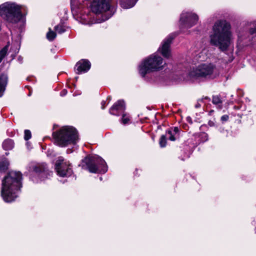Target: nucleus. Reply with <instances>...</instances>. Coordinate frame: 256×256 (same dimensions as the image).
<instances>
[{"label": "nucleus", "instance_id": "29", "mask_svg": "<svg viewBox=\"0 0 256 256\" xmlns=\"http://www.w3.org/2000/svg\"><path fill=\"white\" fill-rule=\"evenodd\" d=\"M228 118H229L227 114H226V115L222 116L221 117L220 120L222 122H226L228 120Z\"/></svg>", "mask_w": 256, "mask_h": 256}, {"label": "nucleus", "instance_id": "13", "mask_svg": "<svg viewBox=\"0 0 256 256\" xmlns=\"http://www.w3.org/2000/svg\"><path fill=\"white\" fill-rule=\"evenodd\" d=\"M78 74L88 72L90 68V64L89 61L82 60L79 61L76 64Z\"/></svg>", "mask_w": 256, "mask_h": 256}, {"label": "nucleus", "instance_id": "5", "mask_svg": "<svg viewBox=\"0 0 256 256\" xmlns=\"http://www.w3.org/2000/svg\"><path fill=\"white\" fill-rule=\"evenodd\" d=\"M0 14L10 24H16L22 18L20 6L15 3L7 2L0 6Z\"/></svg>", "mask_w": 256, "mask_h": 256}, {"label": "nucleus", "instance_id": "21", "mask_svg": "<svg viewBox=\"0 0 256 256\" xmlns=\"http://www.w3.org/2000/svg\"><path fill=\"white\" fill-rule=\"evenodd\" d=\"M8 48V45H6L0 51V62L6 55Z\"/></svg>", "mask_w": 256, "mask_h": 256}, {"label": "nucleus", "instance_id": "14", "mask_svg": "<svg viewBox=\"0 0 256 256\" xmlns=\"http://www.w3.org/2000/svg\"><path fill=\"white\" fill-rule=\"evenodd\" d=\"M125 104L123 100H120L116 102L110 110V112L113 115H118L116 111L123 112L125 110Z\"/></svg>", "mask_w": 256, "mask_h": 256}, {"label": "nucleus", "instance_id": "24", "mask_svg": "<svg viewBox=\"0 0 256 256\" xmlns=\"http://www.w3.org/2000/svg\"><path fill=\"white\" fill-rule=\"evenodd\" d=\"M166 136L164 135L162 136L160 140V147L164 148L166 146Z\"/></svg>", "mask_w": 256, "mask_h": 256}, {"label": "nucleus", "instance_id": "16", "mask_svg": "<svg viewBox=\"0 0 256 256\" xmlns=\"http://www.w3.org/2000/svg\"><path fill=\"white\" fill-rule=\"evenodd\" d=\"M212 102L216 105V107L220 110L222 108V101L220 98L218 96H212Z\"/></svg>", "mask_w": 256, "mask_h": 256}, {"label": "nucleus", "instance_id": "33", "mask_svg": "<svg viewBox=\"0 0 256 256\" xmlns=\"http://www.w3.org/2000/svg\"><path fill=\"white\" fill-rule=\"evenodd\" d=\"M203 135H204V138H206V140H208V134L204 133L203 134Z\"/></svg>", "mask_w": 256, "mask_h": 256}, {"label": "nucleus", "instance_id": "31", "mask_svg": "<svg viewBox=\"0 0 256 256\" xmlns=\"http://www.w3.org/2000/svg\"><path fill=\"white\" fill-rule=\"evenodd\" d=\"M250 32L251 34H254L255 32H256V28H252L250 30Z\"/></svg>", "mask_w": 256, "mask_h": 256}, {"label": "nucleus", "instance_id": "27", "mask_svg": "<svg viewBox=\"0 0 256 256\" xmlns=\"http://www.w3.org/2000/svg\"><path fill=\"white\" fill-rule=\"evenodd\" d=\"M8 168V166L6 163L2 162L0 164V170L4 171Z\"/></svg>", "mask_w": 256, "mask_h": 256}, {"label": "nucleus", "instance_id": "15", "mask_svg": "<svg viewBox=\"0 0 256 256\" xmlns=\"http://www.w3.org/2000/svg\"><path fill=\"white\" fill-rule=\"evenodd\" d=\"M8 76L6 75L2 74L0 75V97H1L4 94L6 86L7 84Z\"/></svg>", "mask_w": 256, "mask_h": 256}, {"label": "nucleus", "instance_id": "11", "mask_svg": "<svg viewBox=\"0 0 256 256\" xmlns=\"http://www.w3.org/2000/svg\"><path fill=\"white\" fill-rule=\"evenodd\" d=\"M172 40V38L171 36L167 38L163 41L162 46L158 48V51L164 58H170L171 56L170 44Z\"/></svg>", "mask_w": 256, "mask_h": 256}, {"label": "nucleus", "instance_id": "25", "mask_svg": "<svg viewBox=\"0 0 256 256\" xmlns=\"http://www.w3.org/2000/svg\"><path fill=\"white\" fill-rule=\"evenodd\" d=\"M31 138V132L29 130H25L24 131V138L25 140H27L30 138Z\"/></svg>", "mask_w": 256, "mask_h": 256}, {"label": "nucleus", "instance_id": "6", "mask_svg": "<svg viewBox=\"0 0 256 256\" xmlns=\"http://www.w3.org/2000/svg\"><path fill=\"white\" fill-rule=\"evenodd\" d=\"M81 166L83 169L88 170L92 173H104L107 171L105 161L98 156L85 158L82 161Z\"/></svg>", "mask_w": 256, "mask_h": 256}, {"label": "nucleus", "instance_id": "18", "mask_svg": "<svg viewBox=\"0 0 256 256\" xmlns=\"http://www.w3.org/2000/svg\"><path fill=\"white\" fill-rule=\"evenodd\" d=\"M204 48V44L203 42L200 41L196 42L192 47V50L194 52L202 51Z\"/></svg>", "mask_w": 256, "mask_h": 256}, {"label": "nucleus", "instance_id": "34", "mask_svg": "<svg viewBox=\"0 0 256 256\" xmlns=\"http://www.w3.org/2000/svg\"><path fill=\"white\" fill-rule=\"evenodd\" d=\"M106 104V102L104 101H102V108L104 109V104Z\"/></svg>", "mask_w": 256, "mask_h": 256}, {"label": "nucleus", "instance_id": "22", "mask_svg": "<svg viewBox=\"0 0 256 256\" xmlns=\"http://www.w3.org/2000/svg\"><path fill=\"white\" fill-rule=\"evenodd\" d=\"M56 36V34L52 31L50 28L49 29V32L46 34L47 38L50 40H53Z\"/></svg>", "mask_w": 256, "mask_h": 256}, {"label": "nucleus", "instance_id": "23", "mask_svg": "<svg viewBox=\"0 0 256 256\" xmlns=\"http://www.w3.org/2000/svg\"><path fill=\"white\" fill-rule=\"evenodd\" d=\"M54 30L58 34H62L66 31L65 27L62 24H58L55 26Z\"/></svg>", "mask_w": 256, "mask_h": 256}, {"label": "nucleus", "instance_id": "12", "mask_svg": "<svg viewBox=\"0 0 256 256\" xmlns=\"http://www.w3.org/2000/svg\"><path fill=\"white\" fill-rule=\"evenodd\" d=\"M34 170L40 175L42 178H46L48 176H50L52 172H49L47 170L46 165L44 163L38 164L34 167Z\"/></svg>", "mask_w": 256, "mask_h": 256}, {"label": "nucleus", "instance_id": "4", "mask_svg": "<svg viewBox=\"0 0 256 256\" xmlns=\"http://www.w3.org/2000/svg\"><path fill=\"white\" fill-rule=\"evenodd\" d=\"M166 64L160 56L154 54L142 62L138 66L139 73L144 77L150 72L162 70Z\"/></svg>", "mask_w": 256, "mask_h": 256}, {"label": "nucleus", "instance_id": "3", "mask_svg": "<svg viewBox=\"0 0 256 256\" xmlns=\"http://www.w3.org/2000/svg\"><path fill=\"white\" fill-rule=\"evenodd\" d=\"M56 144L60 146L74 144L78 140L76 130L72 126H65L52 134Z\"/></svg>", "mask_w": 256, "mask_h": 256}, {"label": "nucleus", "instance_id": "19", "mask_svg": "<svg viewBox=\"0 0 256 256\" xmlns=\"http://www.w3.org/2000/svg\"><path fill=\"white\" fill-rule=\"evenodd\" d=\"M137 0H133L132 2L127 3L126 1L122 0L120 2L121 6L125 9L130 8L134 6Z\"/></svg>", "mask_w": 256, "mask_h": 256}, {"label": "nucleus", "instance_id": "26", "mask_svg": "<svg viewBox=\"0 0 256 256\" xmlns=\"http://www.w3.org/2000/svg\"><path fill=\"white\" fill-rule=\"evenodd\" d=\"M129 120V118L126 116V114H122V123H123L124 124H126L128 122Z\"/></svg>", "mask_w": 256, "mask_h": 256}, {"label": "nucleus", "instance_id": "17", "mask_svg": "<svg viewBox=\"0 0 256 256\" xmlns=\"http://www.w3.org/2000/svg\"><path fill=\"white\" fill-rule=\"evenodd\" d=\"M14 146V142L12 140L8 139L4 140L2 144V147L5 150H12Z\"/></svg>", "mask_w": 256, "mask_h": 256}, {"label": "nucleus", "instance_id": "28", "mask_svg": "<svg viewBox=\"0 0 256 256\" xmlns=\"http://www.w3.org/2000/svg\"><path fill=\"white\" fill-rule=\"evenodd\" d=\"M170 130H172L174 134L176 136V135L178 134V132H179V128L178 127H174L173 128Z\"/></svg>", "mask_w": 256, "mask_h": 256}, {"label": "nucleus", "instance_id": "1", "mask_svg": "<svg viewBox=\"0 0 256 256\" xmlns=\"http://www.w3.org/2000/svg\"><path fill=\"white\" fill-rule=\"evenodd\" d=\"M230 24L226 20H218L212 26L210 35V42L224 51L229 46L231 40Z\"/></svg>", "mask_w": 256, "mask_h": 256}, {"label": "nucleus", "instance_id": "9", "mask_svg": "<svg viewBox=\"0 0 256 256\" xmlns=\"http://www.w3.org/2000/svg\"><path fill=\"white\" fill-rule=\"evenodd\" d=\"M198 20V16L191 12H182L180 18V25L184 27L190 28L195 25Z\"/></svg>", "mask_w": 256, "mask_h": 256}, {"label": "nucleus", "instance_id": "32", "mask_svg": "<svg viewBox=\"0 0 256 256\" xmlns=\"http://www.w3.org/2000/svg\"><path fill=\"white\" fill-rule=\"evenodd\" d=\"M66 90H64L61 92H60V96H64L66 94Z\"/></svg>", "mask_w": 256, "mask_h": 256}, {"label": "nucleus", "instance_id": "20", "mask_svg": "<svg viewBox=\"0 0 256 256\" xmlns=\"http://www.w3.org/2000/svg\"><path fill=\"white\" fill-rule=\"evenodd\" d=\"M166 138H168L170 140L172 141H174L176 139V136L172 132V130H168L166 132Z\"/></svg>", "mask_w": 256, "mask_h": 256}, {"label": "nucleus", "instance_id": "35", "mask_svg": "<svg viewBox=\"0 0 256 256\" xmlns=\"http://www.w3.org/2000/svg\"><path fill=\"white\" fill-rule=\"evenodd\" d=\"M187 119L188 122H189L190 123H192V120L190 118H188Z\"/></svg>", "mask_w": 256, "mask_h": 256}, {"label": "nucleus", "instance_id": "30", "mask_svg": "<svg viewBox=\"0 0 256 256\" xmlns=\"http://www.w3.org/2000/svg\"><path fill=\"white\" fill-rule=\"evenodd\" d=\"M208 125L210 126H214L215 125V122L214 121H212V120H210L208 122Z\"/></svg>", "mask_w": 256, "mask_h": 256}, {"label": "nucleus", "instance_id": "2", "mask_svg": "<svg viewBox=\"0 0 256 256\" xmlns=\"http://www.w3.org/2000/svg\"><path fill=\"white\" fill-rule=\"evenodd\" d=\"M22 174L19 172H10L2 182L0 194L6 202H14L18 196L22 187Z\"/></svg>", "mask_w": 256, "mask_h": 256}, {"label": "nucleus", "instance_id": "36", "mask_svg": "<svg viewBox=\"0 0 256 256\" xmlns=\"http://www.w3.org/2000/svg\"><path fill=\"white\" fill-rule=\"evenodd\" d=\"M200 106V104H197L196 105V108H199Z\"/></svg>", "mask_w": 256, "mask_h": 256}, {"label": "nucleus", "instance_id": "7", "mask_svg": "<svg viewBox=\"0 0 256 256\" xmlns=\"http://www.w3.org/2000/svg\"><path fill=\"white\" fill-rule=\"evenodd\" d=\"M218 74L217 68L212 64H202L193 68L189 73L190 78H214Z\"/></svg>", "mask_w": 256, "mask_h": 256}, {"label": "nucleus", "instance_id": "10", "mask_svg": "<svg viewBox=\"0 0 256 256\" xmlns=\"http://www.w3.org/2000/svg\"><path fill=\"white\" fill-rule=\"evenodd\" d=\"M110 8L109 0H93L90 4L92 11L96 14L105 12Z\"/></svg>", "mask_w": 256, "mask_h": 256}, {"label": "nucleus", "instance_id": "8", "mask_svg": "<svg viewBox=\"0 0 256 256\" xmlns=\"http://www.w3.org/2000/svg\"><path fill=\"white\" fill-rule=\"evenodd\" d=\"M55 170L58 175L61 177L70 176L72 172L70 162L62 156L58 157L56 160Z\"/></svg>", "mask_w": 256, "mask_h": 256}]
</instances>
